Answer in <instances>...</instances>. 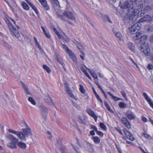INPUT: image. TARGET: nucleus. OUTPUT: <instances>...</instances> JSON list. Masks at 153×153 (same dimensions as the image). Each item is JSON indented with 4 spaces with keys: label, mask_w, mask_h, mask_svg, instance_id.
I'll return each instance as SVG.
<instances>
[{
    "label": "nucleus",
    "mask_w": 153,
    "mask_h": 153,
    "mask_svg": "<svg viewBox=\"0 0 153 153\" xmlns=\"http://www.w3.org/2000/svg\"><path fill=\"white\" fill-rule=\"evenodd\" d=\"M131 3L127 0L124 1H120L119 6L123 9H127L126 22L130 24L137 21V9L142 8L146 0H130Z\"/></svg>",
    "instance_id": "f257e3e1"
},
{
    "label": "nucleus",
    "mask_w": 153,
    "mask_h": 153,
    "mask_svg": "<svg viewBox=\"0 0 153 153\" xmlns=\"http://www.w3.org/2000/svg\"><path fill=\"white\" fill-rule=\"evenodd\" d=\"M22 131H18L11 129H9L8 131L10 133L15 134L18 137L22 140H25V137H28L29 135H31L30 129L27 125H26V128L22 129Z\"/></svg>",
    "instance_id": "f03ea898"
},
{
    "label": "nucleus",
    "mask_w": 153,
    "mask_h": 153,
    "mask_svg": "<svg viewBox=\"0 0 153 153\" xmlns=\"http://www.w3.org/2000/svg\"><path fill=\"white\" fill-rule=\"evenodd\" d=\"M6 139L9 140L10 142L7 143V147L11 149H16L17 148V143L18 140L12 134H7L6 136Z\"/></svg>",
    "instance_id": "7ed1b4c3"
},
{
    "label": "nucleus",
    "mask_w": 153,
    "mask_h": 153,
    "mask_svg": "<svg viewBox=\"0 0 153 153\" xmlns=\"http://www.w3.org/2000/svg\"><path fill=\"white\" fill-rule=\"evenodd\" d=\"M145 2L144 3V4ZM144 4H143V5ZM137 15L138 17H140L143 16L144 14L147 11H150L151 10V8L149 6L147 5L143 8V7L142 8H137Z\"/></svg>",
    "instance_id": "20e7f679"
},
{
    "label": "nucleus",
    "mask_w": 153,
    "mask_h": 153,
    "mask_svg": "<svg viewBox=\"0 0 153 153\" xmlns=\"http://www.w3.org/2000/svg\"><path fill=\"white\" fill-rule=\"evenodd\" d=\"M5 22L7 24L10 30L12 32L13 34L17 38L19 37L20 36V34L16 30V29L13 26L12 24L7 19L5 20Z\"/></svg>",
    "instance_id": "39448f33"
},
{
    "label": "nucleus",
    "mask_w": 153,
    "mask_h": 153,
    "mask_svg": "<svg viewBox=\"0 0 153 153\" xmlns=\"http://www.w3.org/2000/svg\"><path fill=\"white\" fill-rule=\"evenodd\" d=\"M141 27V24L138 22L134 24L131 27L129 28V31L131 34H134V33H137L138 31L140 30Z\"/></svg>",
    "instance_id": "423d86ee"
},
{
    "label": "nucleus",
    "mask_w": 153,
    "mask_h": 153,
    "mask_svg": "<svg viewBox=\"0 0 153 153\" xmlns=\"http://www.w3.org/2000/svg\"><path fill=\"white\" fill-rule=\"evenodd\" d=\"M140 49L141 51L145 55L149 56L150 53V49L148 45L147 44L142 45L140 46Z\"/></svg>",
    "instance_id": "0eeeda50"
},
{
    "label": "nucleus",
    "mask_w": 153,
    "mask_h": 153,
    "mask_svg": "<svg viewBox=\"0 0 153 153\" xmlns=\"http://www.w3.org/2000/svg\"><path fill=\"white\" fill-rule=\"evenodd\" d=\"M39 108L42 117L45 120H46L47 114L48 112V109L45 106L42 105H39Z\"/></svg>",
    "instance_id": "6e6552de"
},
{
    "label": "nucleus",
    "mask_w": 153,
    "mask_h": 153,
    "mask_svg": "<svg viewBox=\"0 0 153 153\" xmlns=\"http://www.w3.org/2000/svg\"><path fill=\"white\" fill-rule=\"evenodd\" d=\"M63 16L67 18L73 20H75V18L72 13L70 12L65 11L63 13Z\"/></svg>",
    "instance_id": "1a4fd4ad"
},
{
    "label": "nucleus",
    "mask_w": 153,
    "mask_h": 153,
    "mask_svg": "<svg viewBox=\"0 0 153 153\" xmlns=\"http://www.w3.org/2000/svg\"><path fill=\"white\" fill-rule=\"evenodd\" d=\"M152 20V17L149 15H146L140 19L138 21V23H141L143 22H150Z\"/></svg>",
    "instance_id": "9d476101"
},
{
    "label": "nucleus",
    "mask_w": 153,
    "mask_h": 153,
    "mask_svg": "<svg viewBox=\"0 0 153 153\" xmlns=\"http://www.w3.org/2000/svg\"><path fill=\"white\" fill-rule=\"evenodd\" d=\"M65 90L66 93L69 95L70 97L73 98L76 100H77L78 98L75 97L72 93L71 90H70L69 88L68 85L66 83H65Z\"/></svg>",
    "instance_id": "9b49d317"
},
{
    "label": "nucleus",
    "mask_w": 153,
    "mask_h": 153,
    "mask_svg": "<svg viewBox=\"0 0 153 153\" xmlns=\"http://www.w3.org/2000/svg\"><path fill=\"white\" fill-rule=\"evenodd\" d=\"M123 131L128 139L131 141H134V140L135 138L134 137L133 135L131 132L127 131L126 129H124Z\"/></svg>",
    "instance_id": "f8f14e48"
},
{
    "label": "nucleus",
    "mask_w": 153,
    "mask_h": 153,
    "mask_svg": "<svg viewBox=\"0 0 153 153\" xmlns=\"http://www.w3.org/2000/svg\"><path fill=\"white\" fill-rule=\"evenodd\" d=\"M121 120L125 126L128 129L131 128V124L128 120L126 117H122Z\"/></svg>",
    "instance_id": "ddd939ff"
},
{
    "label": "nucleus",
    "mask_w": 153,
    "mask_h": 153,
    "mask_svg": "<svg viewBox=\"0 0 153 153\" xmlns=\"http://www.w3.org/2000/svg\"><path fill=\"white\" fill-rule=\"evenodd\" d=\"M143 95L150 106L153 108V102L152 101L151 98L149 97L146 93H144L143 94Z\"/></svg>",
    "instance_id": "4468645a"
},
{
    "label": "nucleus",
    "mask_w": 153,
    "mask_h": 153,
    "mask_svg": "<svg viewBox=\"0 0 153 153\" xmlns=\"http://www.w3.org/2000/svg\"><path fill=\"white\" fill-rule=\"evenodd\" d=\"M39 1L45 10H49V7L47 4L46 0H40Z\"/></svg>",
    "instance_id": "2eb2a0df"
},
{
    "label": "nucleus",
    "mask_w": 153,
    "mask_h": 153,
    "mask_svg": "<svg viewBox=\"0 0 153 153\" xmlns=\"http://www.w3.org/2000/svg\"><path fill=\"white\" fill-rule=\"evenodd\" d=\"M126 116L130 120H134L136 118V116L134 113L132 112H127L126 114Z\"/></svg>",
    "instance_id": "dca6fc26"
},
{
    "label": "nucleus",
    "mask_w": 153,
    "mask_h": 153,
    "mask_svg": "<svg viewBox=\"0 0 153 153\" xmlns=\"http://www.w3.org/2000/svg\"><path fill=\"white\" fill-rule=\"evenodd\" d=\"M147 38V35H142L141 38L140 39V41L141 42V45H144V44H146L145 43V42L146 41Z\"/></svg>",
    "instance_id": "f3484780"
},
{
    "label": "nucleus",
    "mask_w": 153,
    "mask_h": 153,
    "mask_svg": "<svg viewBox=\"0 0 153 153\" xmlns=\"http://www.w3.org/2000/svg\"><path fill=\"white\" fill-rule=\"evenodd\" d=\"M143 34V32L142 31H140L138 33H137L133 36V39L134 40H137L140 39Z\"/></svg>",
    "instance_id": "a211bd4d"
},
{
    "label": "nucleus",
    "mask_w": 153,
    "mask_h": 153,
    "mask_svg": "<svg viewBox=\"0 0 153 153\" xmlns=\"http://www.w3.org/2000/svg\"><path fill=\"white\" fill-rule=\"evenodd\" d=\"M128 46L129 49L133 52H135L134 45L133 43L129 42L128 44Z\"/></svg>",
    "instance_id": "6ab92c4d"
},
{
    "label": "nucleus",
    "mask_w": 153,
    "mask_h": 153,
    "mask_svg": "<svg viewBox=\"0 0 153 153\" xmlns=\"http://www.w3.org/2000/svg\"><path fill=\"white\" fill-rule=\"evenodd\" d=\"M56 60L63 66L64 68L65 65V64L63 62L62 60V58L59 56H57L56 57Z\"/></svg>",
    "instance_id": "aec40b11"
},
{
    "label": "nucleus",
    "mask_w": 153,
    "mask_h": 153,
    "mask_svg": "<svg viewBox=\"0 0 153 153\" xmlns=\"http://www.w3.org/2000/svg\"><path fill=\"white\" fill-rule=\"evenodd\" d=\"M17 145L22 149H25L26 147V144L21 142L18 141Z\"/></svg>",
    "instance_id": "412c9836"
},
{
    "label": "nucleus",
    "mask_w": 153,
    "mask_h": 153,
    "mask_svg": "<svg viewBox=\"0 0 153 153\" xmlns=\"http://www.w3.org/2000/svg\"><path fill=\"white\" fill-rule=\"evenodd\" d=\"M68 53L69 55V58L71 59L74 62L76 61V57L73 52L71 51L69 52Z\"/></svg>",
    "instance_id": "4be33fe9"
},
{
    "label": "nucleus",
    "mask_w": 153,
    "mask_h": 153,
    "mask_svg": "<svg viewBox=\"0 0 153 153\" xmlns=\"http://www.w3.org/2000/svg\"><path fill=\"white\" fill-rule=\"evenodd\" d=\"M41 28L42 29L43 33L46 37L50 39L51 38V36L48 32L47 30L45 29L44 27L42 26L41 27Z\"/></svg>",
    "instance_id": "5701e85b"
},
{
    "label": "nucleus",
    "mask_w": 153,
    "mask_h": 153,
    "mask_svg": "<svg viewBox=\"0 0 153 153\" xmlns=\"http://www.w3.org/2000/svg\"><path fill=\"white\" fill-rule=\"evenodd\" d=\"M86 111L89 115L92 117L96 115L94 112L90 108L87 109Z\"/></svg>",
    "instance_id": "b1692460"
},
{
    "label": "nucleus",
    "mask_w": 153,
    "mask_h": 153,
    "mask_svg": "<svg viewBox=\"0 0 153 153\" xmlns=\"http://www.w3.org/2000/svg\"><path fill=\"white\" fill-rule=\"evenodd\" d=\"M92 139L96 144H99L100 142V139L98 137H92Z\"/></svg>",
    "instance_id": "393cba45"
},
{
    "label": "nucleus",
    "mask_w": 153,
    "mask_h": 153,
    "mask_svg": "<svg viewBox=\"0 0 153 153\" xmlns=\"http://www.w3.org/2000/svg\"><path fill=\"white\" fill-rule=\"evenodd\" d=\"M108 94H109L111 97L112 99L115 101H118L121 100V99L120 98H118L116 96H113L110 92H107Z\"/></svg>",
    "instance_id": "a878e982"
},
{
    "label": "nucleus",
    "mask_w": 153,
    "mask_h": 153,
    "mask_svg": "<svg viewBox=\"0 0 153 153\" xmlns=\"http://www.w3.org/2000/svg\"><path fill=\"white\" fill-rule=\"evenodd\" d=\"M114 33L116 37L120 41H123L122 36L120 33L114 32Z\"/></svg>",
    "instance_id": "bb28decb"
},
{
    "label": "nucleus",
    "mask_w": 153,
    "mask_h": 153,
    "mask_svg": "<svg viewBox=\"0 0 153 153\" xmlns=\"http://www.w3.org/2000/svg\"><path fill=\"white\" fill-rule=\"evenodd\" d=\"M45 100L46 102L48 103L51 104L52 103V100L51 97L48 96H46L45 98Z\"/></svg>",
    "instance_id": "cd10ccee"
},
{
    "label": "nucleus",
    "mask_w": 153,
    "mask_h": 153,
    "mask_svg": "<svg viewBox=\"0 0 153 153\" xmlns=\"http://www.w3.org/2000/svg\"><path fill=\"white\" fill-rule=\"evenodd\" d=\"M23 7V8L27 10H28L29 9V7L27 4L25 2L23 1L21 3Z\"/></svg>",
    "instance_id": "c85d7f7f"
},
{
    "label": "nucleus",
    "mask_w": 153,
    "mask_h": 153,
    "mask_svg": "<svg viewBox=\"0 0 153 153\" xmlns=\"http://www.w3.org/2000/svg\"><path fill=\"white\" fill-rule=\"evenodd\" d=\"M33 39H34V41H35V43L36 45V46L38 47L39 49L41 51L42 50V49L40 45V44L38 43V42L37 41V39L36 37H34Z\"/></svg>",
    "instance_id": "c756f323"
},
{
    "label": "nucleus",
    "mask_w": 153,
    "mask_h": 153,
    "mask_svg": "<svg viewBox=\"0 0 153 153\" xmlns=\"http://www.w3.org/2000/svg\"><path fill=\"white\" fill-rule=\"evenodd\" d=\"M62 47L63 49H64V50L67 53H68L69 52L71 51L68 49V47L65 44H62Z\"/></svg>",
    "instance_id": "7c9ffc66"
},
{
    "label": "nucleus",
    "mask_w": 153,
    "mask_h": 153,
    "mask_svg": "<svg viewBox=\"0 0 153 153\" xmlns=\"http://www.w3.org/2000/svg\"><path fill=\"white\" fill-rule=\"evenodd\" d=\"M28 4L32 8L33 10H34L36 13V14H38V12L36 7L35 6H34L33 4H32L30 2L28 3Z\"/></svg>",
    "instance_id": "2f4dec72"
},
{
    "label": "nucleus",
    "mask_w": 153,
    "mask_h": 153,
    "mask_svg": "<svg viewBox=\"0 0 153 153\" xmlns=\"http://www.w3.org/2000/svg\"><path fill=\"white\" fill-rule=\"evenodd\" d=\"M22 86V87L25 90V93L27 95L30 94V92L29 91L27 87L25 85V84L24 83H23Z\"/></svg>",
    "instance_id": "473e14b6"
},
{
    "label": "nucleus",
    "mask_w": 153,
    "mask_h": 153,
    "mask_svg": "<svg viewBox=\"0 0 153 153\" xmlns=\"http://www.w3.org/2000/svg\"><path fill=\"white\" fill-rule=\"evenodd\" d=\"M104 103L106 108H107V109L111 112H112L113 111L111 109L108 103L106 101H104Z\"/></svg>",
    "instance_id": "72a5a7b5"
},
{
    "label": "nucleus",
    "mask_w": 153,
    "mask_h": 153,
    "mask_svg": "<svg viewBox=\"0 0 153 153\" xmlns=\"http://www.w3.org/2000/svg\"><path fill=\"white\" fill-rule=\"evenodd\" d=\"M88 70L90 72V73L91 74L93 77L94 79H97V76L96 74L95 73V72L93 71H91L89 69H88Z\"/></svg>",
    "instance_id": "f704fd0d"
},
{
    "label": "nucleus",
    "mask_w": 153,
    "mask_h": 153,
    "mask_svg": "<svg viewBox=\"0 0 153 153\" xmlns=\"http://www.w3.org/2000/svg\"><path fill=\"white\" fill-rule=\"evenodd\" d=\"M43 68L48 73H49L51 72V70L50 68L48 66L45 65H43Z\"/></svg>",
    "instance_id": "c9c22d12"
},
{
    "label": "nucleus",
    "mask_w": 153,
    "mask_h": 153,
    "mask_svg": "<svg viewBox=\"0 0 153 153\" xmlns=\"http://www.w3.org/2000/svg\"><path fill=\"white\" fill-rule=\"evenodd\" d=\"M28 100L32 104L35 105L36 103L34 99L31 97H29L28 99Z\"/></svg>",
    "instance_id": "e433bc0d"
},
{
    "label": "nucleus",
    "mask_w": 153,
    "mask_h": 153,
    "mask_svg": "<svg viewBox=\"0 0 153 153\" xmlns=\"http://www.w3.org/2000/svg\"><path fill=\"white\" fill-rule=\"evenodd\" d=\"M79 90L82 93L84 94L85 92V91L84 88L83 86L81 85H79Z\"/></svg>",
    "instance_id": "4c0bfd02"
},
{
    "label": "nucleus",
    "mask_w": 153,
    "mask_h": 153,
    "mask_svg": "<svg viewBox=\"0 0 153 153\" xmlns=\"http://www.w3.org/2000/svg\"><path fill=\"white\" fill-rule=\"evenodd\" d=\"M119 106L121 108H124L126 107V104L123 102H121L119 104Z\"/></svg>",
    "instance_id": "58836bf2"
},
{
    "label": "nucleus",
    "mask_w": 153,
    "mask_h": 153,
    "mask_svg": "<svg viewBox=\"0 0 153 153\" xmlns=\"http://www.w3.org/2000/svg\"><path fill=\"white\" fill-rule=\"evenodd\" d=\"M53 31L58 36L59 39H61L62 38L61 36L59 34V33L57 31L55 27H53Z\"/></svg>",
    "instance_id": "ea45409f"
},
{
    "label": "nucleus",
    "mask_w": 153,
    "mask_h": 153,
    "mask_svg": "<svg viewBox=\"0 0 153 153\" xmlns=\"http://www.w3.org/2000/svg\"><path fill=\"white\" fill-rule=\"evenodd\" d=\"M56 15L59 18H60L63 20H64L65 19L64 17V16H63V14H62V15H61L60 14H59V13H56Z\"/></svg>",
    "instance_id": "a19ab883"
},
{
    "label": "nucleus",
    "mask_w": 153,
    "mask_h": 153,
    "mask_svg": "<svg viewBox=\"0 0 153 153\" xmlns=\"http://www.w3.org/2000/svg\"><path fill=\"white\" fill-rule=\"evenodd\" d=\"M52 2L53 3L55 4L56 6H58V7H60V6L59 4V2L58 0H53Z\"/></svg>",
    "instance_id": "79ce46f5"
},
{
    "label": "nucleus",
    "mask_w": 153,
    "mask_h": 153,
    "mask_svg": "<svg viewBox=\"0 0 153 153\" xmlns=\"http://www.w3.org/2000/svg\"><path fill=\"white\" fill-rule=\"evenodd\" d=\"M120 93L125 99L126 100H127L128 98L126 96V93L124 91H121Z\"/></svg>",
    "instance_id": "37998d69"
},
{
    "label": "nucleus",
    "mask_w": 153,
    "mask_h": 153,
    "mask_svg": "<svg viewBox=\"0 0 153 153\" xmlns=\"http://www.w3.org/2000/svg\"><path fill=\"white\" fill-rule=\"evenodd\" d=\"M143 136L146 138L149 139L151 138V136L150 135L145 132L143 133Z\"/></svg>",
    "instance_id": "c03bdc74"
},
{
    "label": "nucleus",
    "mask_w": 153,
    "mask_h": 153,
    "mask_svg": "<svg viewBox=\"0 0 153 153\" xmlns=\"http://www.w3.org/2000/svg\"><path fill=\"white\" fill-rule=\"evenodd\" d=\"M100 126L101 128L103 129L106 130V126L102 123H100Z\"/></svg>",
    "instance_id": "a18cd8bd"
},
{
    "label": "nucleus",
    "mask_w": 153,
    "mask_h": 153,
    "mask_svg": "<svg viewBox=\"0 0 153 153\" xmlns=\"http://www.w3.org/2000/svg\"><path fill=\"white\" fill-rule=\"evenodd\" d=\"M103 17L105 20L108 21L109 22L111 23V22L110 20V19L108 16L105 15Z\"/></svg>",
    "instance_id": "49530a36"
},
{
    "label": "nucleus",
    "mask_w": 153,
    "mask_h": 153,
    "mask_svg": "<svg viewBox=\"0 0 153 153\" xmlns=\"http://www.w3.org/2000/svg\"><path fill=\"white\" fill-rule=\"evenodd\" d=\"M95 96L96 97V98L97 100L100 101L101 103H102L103 101L101 99L100 96L98 94H97L96 95H95Z\"/></svg>",
    "instance_id": "de8ad7c7"
},
{
    "label": "nucleus",
    "mask_w": 153,
    "mask_h": 153,
    "mask_svg": "<svg viewBox=\"0 0 153 153\" xmlns=\"http://www.w3.org/2000/svg\"><path fill=\"white\" fill-rule=\"evenodd\" d=\"M78 118L79 120V122L81 123H84L85 120L84 119H82L80 116H79Z\"/></svg>",
    "instance_id": "09e8293b"
},
{
    "label": "nucleus",
    "mask_w": 153,
    "mask_h": 153,
    "mask_svg": "<svg viewBox=\"0 0 153 153\" xmlns=\"http://www.w3.org/2000/svg\"><path fill=\"white\" fill-rule=\"evenodd\" d=\"M147 31L150 32H152L153 31V27L150 25L147 26Z\"/></svg>",
    "instance_id": "8fccbe9b"
},
{
    "label": "nucleus",
    "mask_w": 153,
    "mask_h": 153,
    "mask_svg": "<svg viewBox=\"0 0 153 153\" xmlns=\"http://www.w3.org/2000/svg\"><path fill=\"white\" fill-rule=\"evenodd\" d=\"M71 101L72 102V104L76 108H79V105L76 103V102H75L72 100H71Z\"/></svg>",
    "instance_id": "3c124183"
},
{
    "label": "nucleus",
    "mask_w": 153,
    "mask_h": 153,
    "mask_svg": "<svg viewBox=\"0 0 153 153\" xmlns=\"http://www.w3.org/2000/svg\"><path fill=\"white\" fill-rule=\"evenodd\" d=\"M115 128L120 134L121 135H123V133L121 130L119 128L115 127Z\"/></svg>",
    "instance_id": "603ef678"
},
{
    "label": "nucleus",
    "mask_w": 153,
    "mask_h": 153,
    "mask_svg": "<svg viewBox=\"0 0 153 153\" xmlns=\"http://www.w3.org/2000/svg\"><path fill=\"white\" fill-rule=\"evenodd\" d=\"M72 147L76 151V153H80V152L78 150V148L77 147L74 146V145H72Z\"/></svg>",
    "instance_id": "864d4df0"
},
{
    "label": "nucleus",
    "mask_w": 153,
    "mask_h": 153,
    "mask_svg": "<svg viewBox=\"0 0 153 153\" xmlns=\"http://www.w3.org/2000/svg\"><path fill=\"white\" fill-rule=\"evenodd\" d=\"M147 68L148 69L151 70L153 69V66L152 64H149L147 66Z\"/></svg>",
    "instance_id": "5fc2aeb1"
},
{
    "label": "nucleus",
    "mask_w": 153,
    "mask_h": 153,
    "mask_svg": "<svg viewBox=\"0 0 153 153\" xmlns=\"http://www.w3.org/2000/svg\"><path fill=\"white\" fill-rule=\"evenodd\" d=\"M96 132L99 135H100L101 136H103V133L100 131H99L98 130H97V131H96Z\"/></svg>",
    "instance_id": "6e6d98bb"
},
{
    "label": "nucleus",
    "mask_w": 153,
    "mask_h": 153,
    "mask_svg": "<svg viewBox=\"0 0 153 153\" xmlns=\"http://www.w3.org/2000/svg\"><path fill=\"white\" fill-rule=\"evenodd\" d=\"M81 69L83 72L84 74H86V73H87L86 70L85 69V68L83 67H82L81 68Z\"/></svg>",
    "instance_id": "4d7b16f0"
},
{
    "label": "nucleus",
    "mask_w": 153,
    "mask_h": 153,
    "mask_svg": "<svg viewBox=\"0 0 153 153\" xmlns=\"http://www.w3.org/2000/svg\"><path fill=\"white\" fill-rule=\"evenodd\" d=\"M91 129H93L94 130H95V131H96H96H97V127L96 126H94V125H91Z\"/></svg>",
    "instance_id": "13d9d810"
},
{
    "label": "nucleus",
    "mask_w": 153,
    "mask_h": 153,
    "mask_svg": "<svg viewBox=\"0 0 153 153\" xmlns=\"http://www.w3.org/2000/svg\"><path fill=\"white\" fill-rule=\"evenodd\" d=\"M142 120L144 122H146L147 121V119L146 117H143L142 118Z\"/></svg>",
    "instance_id": "bf43d9fd"
},
{
    "label": "nucleus",
    "mask_w": 153,
    "mask_h": 153,
    "mask_svg": "<svg viewBox=\"0 0 153 153\" xmlns=\"http://www.w3.org/2000/svg\"><path fill=\"white\" fill-rule=\"evenodd\" d=\"M92 117L94 119L95 121L96 122L97 120V116L96 115H95Z\"/></svg>",
    "instance_id": "052dcab7"
},
{
    "label": "nucleus",
    "mask_w": 153,
    "mask_h": 153,
    "mask_svg": "<svg viewBox=\"0 0 153 153\" xmlns=\"http://www.w3.org/2000/svg\"><path fill=\"white\" fill-rule=\"evenodd\" d=\"M86 74H85V75L88 77V78L90 79V80H91V78L90 76L88 75V73H86Z\"/></svg>",
    "instance_id": "680f3d73"
},
{
    "label": "nucleus",
    "mask_w": 153,
    "mask_h": 153,
    "mask_svg": "<svg viewBox=\"0 0 153 153\" xmlns=\"http://www.w3.org/2000/svg\"><path fill=\"white\" fill-rule=\"evenodd\" d=\"M65 37H63L64 38V39L66 41V42H68L69 41V39H68L66 38V36H64Z\"/></svg>",
    "instance_id": "e2e57ef3"
},
{
    "label": "nucleus",
    "mask_w": 153,
    "mask_h": 153,
    "mask_svg": "<svg viewBox=\"0 0 153 153\" xmlns=\"http://www.w3.org/2000/svg\"><path fill=\"white\" fill-rule=\"evenodd\" d=\"M90 133L91 134V135L92 136L94 135L95 134L94 131V130L91 131H90Z\"/></svg>",
    "instance_id": "0e129e2a"
},
{
    "label": "nucleus",
    "mask_w": 153,
    "mask_h": 153,
    "mask_svg": "<svg viewBox=\"0 0 153 153\" xmlns=\"http://www.w3.org/2000/svg\"><path fill=\"white\" fill-rule=\"evenodd\" d=\"M83 55H80V57L82 58V59L83 60H84V58L85 57L84 54L83 53H82Z\"/></svg>",
    "instance_id": "69168bd1"
},
{
    "label": "nucleus",
    "mask_w": 153,
    "mask_h": 153,
    "mask_svg": "<svg viewBox=\"0 0 153 153\" xmlns=\"http://www.w3.org/2000/svg\"><path fill=\"white\" fill-rule=\"evenodd\" d=\"M150 41L153 42V34L150 37Z\"/></svg>",
    "instance_id": "338daca9"
},
{
    "label": "nucleus",
    "mask_w": 153,
    "mask_h": 153,
    "mask_svg": "<svg viewBox=\"0 0 153 153\" xmlns=\"http://www.w3.org/2000/svg\"><path fill=\"white\" fill-rule=\"evenodd\" d=\"M117 149L118 151V152H119V153H122L121 150L120 149L119 147H117Z\"/></svg>",
    "instance_id": "774afa93"
}]
</instances>
